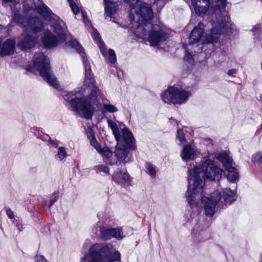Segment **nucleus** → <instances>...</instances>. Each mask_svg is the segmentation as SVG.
I'll return each mask as SVG.
<instances>
[{
  "mask_svg": "<svg viewBox=\"0 0 262 262\" xmlns=\"http://www.w3.org/2000/svg\"><path fill=\"white\" fill-rule=\"evenodd\" d=\"M82 16H83V20L84 21L85 23H90V21L89 20L88 18H87V17L85 16V14L84 12L82 11Z\"/></svg>",
  "mask_w": 262,
  "mask_h": 262,
  "instance_id": "obj_48",
  "label": "nucleus"
},
{
  "mask_svg": "<svg viewBox=\"0 0 262 262\" xmlns=\"http://www.w3.org/2000/svg\"><path fill=\"white\" fill-rule=\"evenodd\" d=\"M24 9H25V10H29V8H28L26 6L25 4L24 5Z\"/></svg>",
  "mask_w": 262,
  "mask_h": 262,
  "instance_id": "obj_51",
  "label": "nucleus"
},
{
  "mask_svg": "<svg viewBox=\"0 0 262 262\" xmlns=\"http://www.w3.org/2000/svg\"><path fill=\"white\" fill-rule=\"evenodd\" d=\"M181 156L185 161L194 160L196 157V150L191 145H185L182 149Z\"/></svg>",
  "mask_w": 262,
  "mask_h": 262,
  "instance_id": "obj_20",
  "label": "nucleus"
},
{
  "mask_svg": "<svg viewBox=\"0 0 262 262\" xmlns=\"http://www.w3.org/2000/svg\"><path fill=\"white\" fill-rule=\"evenodd\" d=\"M34 70L39 72L40 75L47 82H55L56 78L50 69L49 59L42 53H37L34 56Z\"/></svg>",
  "mask_w": 262,
  "mask_h": 262,
  "instance_id": "obj_9",
  "label": "nucleus"
},
{
  "mask_svg": "<svg viewBox=\"0 0 262 262\" xmlns=\"http://www.w3.org/2000/svg\"><path fill=\"white\" fill-rule=\"evenodd\" d=\"M101 237L104 240L111 238V229L102 227L100 229Z\"/></svg>",
  "mask_w": 262,
  "mask_h": 262,
  "instance_id": "obj_31",
  "label": "nucleus"
},
{
  "mask_svg": "<svg viewBox=\"0 0 262 262\" xmlns=\"http://www.w3.org/2000/svg\"><path fill=\"white\" fill-rule=\"evenodd\" d=\"M60 41L50 31L45 32L42 37V43L48 48L56 47Z\"/></svg>",
  "mask_w": 262,
  "mask_h": 262,
  "instance_id": "obj_18",
  "label": "nucleus"
},
{
  "mask_svg": "<svg viewBox=\"0 0 262 262\" xmlns=\"http://www.w3.org/2000/svg\"><path fill=\"white\" fill-rule=\"evenodd\" d=\"M69 43L83 58V62L85 67V81L92 82L94 81V78L91 74L90 64L88 60L84 56V53L83 48L76 39L71 40Z\"/></svg>",
  "mask_w": 262,
  "mask_h": 262,
  "instance_id": "obj_12",
  "label": "nucleus"
},
{
  "mask_svg": "<svg viewBox=\"0 0 262 262\" xmlns=\"http://www.w3.org/2000/svg\"><path fill=\"white\" fill-rule=\"evenodd\" d=\"M215 156L209 154L201 161V167L195 166L188 171V188L186 194V200L192 206L196 204L199 193L203 190L204 177L211 181L221 179L223 170L217 166L214 159Z\"/></svg>",
  "mask_w": 262,
  "mask_h": 262,
  "instance_id": "obj_2",
  "label": "nucleus"
},
{
  "mask_svg": "<svg viewBox=\"0 0 262 262\" xmlns=\"http://www.w3.org/2000/svg\"><path fill=\"white\" fill-rule=\"evenodd\" d=\"M201 200L204 205V210L206 215L212 216L215 211L216 206L224 208L223 201H222L221 192L218 190L214 191L210 198L206 197L203 195V191L199 193V198L197 200L196 204L192 206L189 203L188 204L192 208L196 207L199 200Z\"/></svg>",
  "mask_w": 262,
  "mask_h": 262,
  "instance_id": "obj_8",
  "label": "nucleus"
},
{
  "mask_svg": "<svg viewBox=\"0 0 262 262\" xmlns=\"http://www.w3.org/2000/svg\"><path fill=\"white\" fill-rule=\"evenodd\" d=\"M221 196L224 207L230 205L236 200L237 198L235 192L229 188L224 189L223 191V196L221 195Z\"/></svg>",
  "mask_w": 262,
  "mask_h": 262,
  "instance_id": "obj_21",
  "label": "nucleus"
},
{
  "mask_svg": "<svg viewBox=\"0 0 262 262\" xmlns=\"http://www.w3.org/2000/svg\"><path fill=\"white\" fill-rule=\"evenodd\" d=\"M67 156L66 148L63 147H59L58 148L57 153L55 156L56 159L62 161Z\"/></svg>",
  "mask_w": 262,
  "mask_h": 262,
  "instance_id": "obj_32",
  "label": "nucleus"
},
{
  "mask_svg": "<svg viewBox=\"0 0 262 262\" xmlns=\"http://www.w3.org/2000/svg\"><path fill=\"white\" fill-rule=\"evenodd\" d=\"M106 246H111V253L108 258L106 259V262H115L119 260L121 258V254L118 251L113 249V246L111 245H106Z\"/></svg>",
  "mask_w": 262,
  "mask_h": 262,
  "instance_id": "obj_28",
  "label": "nucleus"
},
{
  "mask_svg": "<svg viewBox=\"0 0 262 262\" xmlns=\"http://www.w3.org/2000/svg\"><path fill=\"white\" fill-rule=\"evenodd\" d=\"M113 180L119 184H123L129 183L131 181L128 173L125 170H121L118 169L112 175Z\"/></svg>",
  "mask_w": 262,
  "mask_h": 262,
  "instance_id": "obj_17",
  "label": "nucleus"
},
{
  "mask_svg": "<svg viewBox=\"0 0 262 262\" xmlns=\"http://www.w3.org/2000/svg\"><path fill=\"white\" fill-rule=\"evenodd\" d=\"M226 169L228 171L227 176L228 180L231 182H236L238 180V172L237 170L232 166Z\"/></svg>",
  "mask_w": 262,
  "mask_h": 262,
  "instance_id": "obj_27",
  "label": "nucleus"
},
{
  "mask_svg": "<svg viewBox=\"0 0 262 262\" xmlns=\"http://www.w3.org/2000/svg\"><path fill=\"white\" fill-rule=\"evenodd\" d=\"M145 167L146 172L152 177H155L156 174V170L154 166L149 163H146Z\"/></svg>",
  "mask_w": 262,
  "mask_h": 262,
  "instance_id": "obj_33",
  "label": "nucleus"
},
{
  "mask_svg": "<svg viewBox=\"0 0 262 262\" xmlns=\"http://www.w3.org/2000/svg\"><path fill=\"white\" fill-rule=\"evenodd\" d=\"M260 262H262V255L260 256Z\"/></svg>",
  "mask_w": 262,
  "mask_h": 262,
  "instance_id": "obj_52",
  "label": "nucleus"
},
{
  "mask_svg": "<svg viewBox=\"0 0 262 262\" xmlns=\"http://www.w3.org/2000/svg\"><path fill=\"white\" fill-rule=\"evenodd\" d=\"M124 136L126 135L127 139L119 140L116 146L115 155L118 160L124 164L130 162L132 157L127 149L131 148L134 142V138L132 133L125 131Z\"/></svg>",
  "mask_w": 262,
  "mask_h": 262,
  "instance_id": "obj_10",
  "label": "nucleus"
},
{
  "mask_svg": "<svg viewBox=\"0 0 262 262\" xmlns=\"http://www.w3.org/2000/svg\"><path fill=\"white\" fill-rule=\"evenodd\" d=\"M14 21L18 25L23 26L29 33L23 34L19 38L17 47L21 50L31 49L35 46L38 37L35 33L40 32L42 27V23L38 17H32L26 21L24 18L16 12L13 17Z\"/></svg>",
  "mask_w": 262,
  "mask_h": 262,
  "instance_id": "obj_3",
  "label": "nucleus"
},
{
  "mask_svg": "<svg viewBox=\"0 0 262 262\" xmlns=\"http://www.w3.org/2000/svg\"><path fill=\"white\" fill-rule=\"evenodd\" d=\"M237 73V70L235 69H232L228 71V75L229 76H234Z\"/></svg>",
  "mask_w": 262,
  "mask_h": 262,
  "instance_id": "obj_46",
  "label": "nucleus"
},
{
  "mask_svg": "<svg viewBox=\"0 0 262 262\" xmlns=\"http://www.w3.org/2000/svg\"><path fill=\"white\" fill-rule=\"evenodd\" d=\"M260 28V26L259 25H256L255 26H254L253 28V29L252 30V31L254 32L255 30H259Z\"/></svg>",
  "mask_w": 262,
  "mask_h": 262,
  "instance_id": "obj_49",
  "label": "nucleus"
},
{
  "mask_svg": "<svg viewBox=\"0 0 262 262\" xmlns=\"http://www.w3.org/2000/svg\"><path fill=\"white\" fill-rule=\"evenodd\" d=\"M215 15L217 20L213 22V28L209 33L207 34L205 38H203L202 43L215 42L222 33L228 32L230 29H232L230 18L226 12H223L221 10H217Z\"/></svg>",
  "mask_w": 262,
  "mask_h": 262,
  "instance_id": "obj_5",
  "label": "nucleus"
},
{
  "mask_svg": "<svg viewBox=\"0 0 262 262\" xmlns=\"http://www.w3.org/2000/svg\"><path fill=\"white\" fill-rule=\"evenodd\" d=\"M125 235L122 231L121 228H111V238L113 237L117 239L120 240L122 239Z\"/></svg>",
  "mask_w": 262,
  "mask_h": 262,
  "instance_id": "obj_29",
  "label": "nucleus"
},
{
  "mask_svg": "<svg viewBox=\"0 0 262 262\" xmlns=\"http://www.w3.org/2000/svg\"><path fill=\"white\" fill-rule=\"evenodd\" d=\"M130 7L128 19L135 30L139 26H145L153 17L151 7L141 0H124Z\"/></svg>",
  "mask_w": 262,
  "mask_h": 262,
  "instance_id": "obj_4",
  "label": "nucleus"
},
{
  "mask_svg": "<svg viewBox=\"0 0 262 262\" xmlns=\"http://www.w3.org/2000/svg\"><path fill=\"white\" fill-rule=\"evenodd\" d=\"M98 152L103 157L104 161L110 164L113 165V162L109 161L110 158L112 156V152L107 147H104L102 148H100V150Z\"/></svg>",
  "mask_w": 262,
  "mask_h": 262,
  "instance_id": "obj_26",
  "label": "nucleus"
},
{
  "mask_svg": "<svg viewBox=\"0 0 262 262\" xmlns=\"http://www.w3.org/2000/svg\"><path fill=\"white\" fill-rule=\"evenodd\" d=\"M194 11L198 15H203L210 8V0H191Z\"/></svg>",
  "mask_w": 262,
  "mask_h": 262,
  "instance_id": "obj_14",
  "label": "nucleus"
},
{
  "mask_svg": "<svg viewBox=\"0 0 262 262\" xmlns=\"http://www.w3.org/2000/svg\"><path fill=\"white\" fill-rule=\"evenodd\" d=\"M105 4V12L106 17L109 16L112 17L115 14L116 11V6L115 3L110 1V0H103Z\"/></svg>",
  "mask_w": 262,
  "mask_h": 262,
  "instance_id": "obj_25",
  "label": "nucleus"
},
{
  "mask_svg": "<svg viewBox=\"0 0 262 262\" xmlns=\"http://www.w3.org/2000/svg\"><path fill=\"white\" fill-rule=\"evenodd\" d=\"M98 46L103 56H106V49L104 43L102 41H100L99 43L98 44Z\"/></svg>",
  "mask_w": 262,
  "mask_h": 262,
  "instance_id": "obj_41",
  "label": "nucleus"
},
{
  "mask_svg": "<svg viewBox=\"0 0 262 262\" xmlns=\"http://www.w3.org/2000/svg\"><path fill=\"white\" fill-rule=\"evenodd\" d=\"M191 92L178 85L168 86L161 94L163 101L168 104L182 105L186 103L191 96Z\"/></svg>",
  "mask_w": 262,
  "mask_h": 262,
  "instance_id": "obj_7",
  "label": "nucleus"
},
{
  "mask_svg": "<svg viewBox=\"0 0 262 262\" xmlns=\"http://www.w3.org/2000/svg\"><path fill=\"white\" fill-rule=\"evenodd\" d=\"M217 4L224 8L226 5V0H216Z\"/></svg>",
  "mask_w": 262,
  "mask_h": 262,
  "instance_id": "obj_45",
  "label": "nucleus"
},
{
  "mask_svg": "<svg viewBox=\"0 0 262 262\" xmlns=\"http://www.w3.org/2000/svg\"><path fill=\"white\" fill-rule=\"evenodd\" d=\"M204 32V24L200 22L194 27L191 31L189 38V44L187 46L191 48L198 46V43L202 40L203 34Z\"/></svg>",
  "mask_w": 262,
  "mask_h": 262,
  "instance_id": "obj_13",
  "label": "nucleus"
},
{
  "mask_svg": "<svg viewBox=\"0 0 262 262\" xmlns=\"http://www.w3.org/2000/svg\"><path fill=\"white\" fill-rule=\"evenodd\" d=\"M74 14H77L79 12V10L78 9V7L76 5L75 2L73 0H67Z\"/></svg>",
  "mask_w": 262,
  "mask_h": 262,
  "instance_id": "obj_35",
  "label": "nucleus"
},
{
  "mask_svg": "<svg viewBox=\"0 0 262 262\" xmlns=\"http://www.w3.org/2000/svg\"><path fill=\"white\" fill-rule=\"evenodd\" d=\"M54 31L57 34L60 40H66L67 28L65 24L61 20H58L52 25Z\"/></svg>",
  "mask_w": 262,
  "mask_h": 262,
  "instance_id": "obj_19",
  "label": "nucleus"
},
{
  "mask_svg": "<svg viewBox=\"0 0 262 262\" xmlns=\"http://www.w3.org/2000/svg\"><path fill=\"white\" fill-rule=\"evenodd\" d=\"M111 246L102 247L99 251V245H93L89 250V253L85 256V262H106L111 253Z\"/></svg>",
  "mask_w": 262,
  "mask_h": 262,
  "instance_id": "obj_11",
  "label": "nucleus"
},
{
  "mask_svg": "<svg viewBox=\"0 0 262 262\" xmlns=\"http://www.w3.org/2000/svg\"><path fill=\"white\" fill-rule=\"evenodd\" d=\"M58 91H63L62 97L71 106L73 110L90 119L94 113L92 104H97L100 99H104L103 94L93 85V83H83L80 90L73 92L63 91L60 83H50Z\"/></svg>",
  "mask_w": 262,
  "mask_h": 262,
  "instance_id": "obj_1",
  "label": "nucleus"
},
{
  "mask_svg": "<svg viewBox=\"0 0 262 262\" xmlns=\"http://www.w3.org/2000/svg\"><path fill=\"white\" fill-rule=\"evenodd\" d=\"M34 6L37 11L45 18H48L51 17V11L41 0H34Z\"/></svg>",
  "mask_w": 262,
  "mask_h": 262,
  "instance_id": "obj_22",
  "label": "nucleus"
},
{
  "mask_svg": "<svg viewBox=\"0 0 262 262\" xmlns=\"http://www.w3.org/2000/svg\"><path fill=\"white\" fill-rule=\"evenodd\" d=\"M177 138L179 140L180 144H183L185 142L184 133L183 130L180 129H178L177 130Z\"/></svg>",
  "mask_w": 262,
  "mask_h": 262,
  "instance_id": "obj_37",
  "label": "nucleus"
},
{
  "mask_svg": "<svg viewBox=\"0 0 262 262\" xmlns=\"http://www.w3.org/2000/svg\"><path fill=\"white\" fill-rule=\"evenodd\" d=\"M35 258L36 262H47L45 257L41 255H36Z\"/></svg>",
  "mask_w": 262,
  "mask_h": 262,
  "instance_id": "obj_43",
  "label": "nucleus"
},
{
  "mask_svg": "<svg viewBox=\"0 0 262 262\" xmlns=\"http://www.w3.org/2000/svg\"><path fill=\"white\" fill-rule=\"evenodd\" d=\"M58 199V196L57 195H56L55 196L53 199H52L50 201V205H49V207H50L51 206H52L53 205V204L57 201Z\"/></svg>",
  "mask_w": 262,
  "mask_h": 262,
  "instance_id": "obj_47",
  "label": "nucleus"
},
{
  "mask_svg": "<svg viewBox=\"0 0 262 262\" xmlns=\"http://www.w3.org/2000/svg\"><path fill=\"white\" fill-rule=\"evenodd\" d=\"M107 122L108 126L112 130L113 135H114L115 139L117 141L125 139V138L127 139V136L126 135L124 136L125 135L124 133H125V131H126L129 133H132L127 128L124 127V128L121 129L122 134L121 135L117 125L115 122L113 121L111 119H107Z\"/></svg>",
  "mask_w": 262,
  "mask_h": 262,
  "instance_id": "obj_16",
  "label": "nucleus"
},
{
  "mask_svg": "<svg viewBox=\"0 0 262 262\" xmlns=\"http://www.w3.org/2000/svg\"><path fill=\"white\" fill-rule=\"evenodd\" d=\"M216 158L222 163L225 168L232 166V159L227 152H221Z\"/></svg>",
  "mask_w": 262,
  "mask_h": 262,
  "instance_id": "obj_24",
  "label": "nucleus"
},
{
  "mask_svg": "<svg viewBox=\"0 0 262 262\" xmlns=\"http://www.w3.org/2000/svg\"><path fill=\"white\" fill-rule=\"evenodd\" d=\"M94 169L97 173H103L105 174H108L110 168L105 165L99 164L95 166Z\"/></svg>",
  "mask_w": 262,
  "mask_h": 262,
  "instance_id": "obj_30",
  "label": "nucleus"
},
{
  "mask_svg": "<svg viewBox=\"0 0 262 262\" xmlns=\"http://www.w3.org/2000/svg\"><path fill=\"white\" fill-rule=\"evenodd\" d=\"M108 60L112 63H114L116 61V57L115 52L112 49H109L108 52Z\"/></svg>",
  "mask_w": 262,
  "mask_h": 262,
  "instance_id": "obj_36",
  "label": "nucleus"
},
{
  "mask_svg": "<svg viewBox=\"0 0 262 262\" xmlns=\"http://www.w3.org/2000/svg\"><path fill=\"white\" fill-rule=\"evenodd\" d=\"M193 52V48L186 46L185 55L184 57V65L187 68H191L194 64V55H192ZM194 52L195 51L194 50Z\"/></svg>",
  "mask_w": 262,
  "mask_h": 262,
  "instance_id": "obj_23",
  "label": "nucleus"
},
{
  "mask_svg": "<svg viewBox=\"0 0 262 262\" xmlns=\"http://www.w3.org/2000/svg\"><path fill=\"white\" fill-rule=\"evenodd\" d=\"M6 214L7 216L11 219H13L14 217L13 212L10 208L6 209Z\"/></svg>",
  "mask_w": 262,
  "mask_h": 262,
  "instance_id": "obj_44",
  "label": "nucleus"
},
{
  "mask_svg": "<svg viewBox=\"0 0 262 262\" xmlns=\"http://www.w3.org/2000/svg\"><path fill=\"white\" fill-rule=\"evenodd\" d=\"M15 48V40L7 39L2 44L0 39V55L2 56L10 55L14 53Z\"/></svg>",
  "mask_w": 262,
  "mask_h": 262,
  "instance_id": "obj_15",
  "label": "nucleus"
},
{
  "mask_svg": "<svg viewBox=\"0 0 262 262\" xmlns=\"http://www.w3.org/2000/svg\"><path fill=\"white\" fill-rule=\"evenodd\" d=\"M103 108L106 112L113 113L118 111V108L115 105L111 104L104 103L103 104Z\"/></svg>",
  "mask_w": 262,
  "mask_h": 262,
  "instance_id": "obj_34",
  "label": "nucleus"
},
{
  "mask_svg": "<svg viewBox=\"0 0 262 262\" xmlns=\"http://www.w3.org/2000/svg\"><path fill=\"white\" fill-rule=\"evenodd\" d=\"M87 136L89 141L92 139L95 138L94 133L91 128H89L87 130Z\"/></svg>",
  "mask_w": 262,
  "mask_h": 262,
  "instance_id": "obj_42",
  "label": "nucleus"
},
{
  "mask_svg": "<svg viewBox=\"0 0 262 262\" xmlns=\"http://www.w3.org/2000/svg\"><path fill=\"white\" fill-rule=\"evenodd\" d=\"M90 143L91 146L94 147L95 149L98 151L99 150H100L101 146L100 144L97 142V140L96 139V138L94 139H92L90 141Z\"/></svg>",
  "mask_w": 262,
  "mask_h": 262,
  "instance_id": "obj_39",
  "label": "nucleus"
},
{
  "mask_svg": "<svg viewBox=\"0 0 262 262\" xmlns=\"http://www.w3.org/2000/svg\"><path fill=\"white\" fill-rule=\"evenodd\" d=\"M18 0H3V2L5 3H8V2H14V3H17Z\"/></svg>",
  "mask_w": 262,
  "mask_h": 262,
  "instance_id": "obj_50",
  "label": "nucleus"
},
{
  "mask_svg": "<svg viewBox=\"0 0 262 262\" xmlns=\"http://www.w3.org/2000/svg\"><path fill=\"white\" fill-rule=\"evenodd\" d=\"M252 160L253 162L262 163V152H259L253 155Z\"/></svg>",
  "mask_w": 262,
  "mask_h": 262,
  "instance_id": "obj_38",
  "label": "nucleus"
},
{
  "mask_svg": "<svg viewBox=\"0 0 262 262\" xmlns=\"http://www.w3.org/2000/svg\"><path fill=\"white\" fill-rule=\"evenodd\" d=\"M92 37L98 44L99 43L100 41H101L99 33L95 29L93 30Z\"/></svg>",
  "mask_w": 262,
  "mask_h": 262,
  "instance_id": "obj_40",
  "label": "nucleus"
},
{
  "mask_svg": "<svg viewBox=\"0 0 262 262\" xmlns=\"http://www.w3.org/2000/svg\"><path fill=\"white\" fill-rule=\"evenodd\" d=\"M134 34L143 40H148L151 46H158L166 39V35L158 26L148 23L144 26H139Z\"/></svg>",
  "mask_w": 262,
  "mask_h": 262,
  "instance_id": "obj_6",
  "label": "nucleus"
}]
</instances>
